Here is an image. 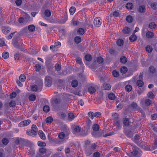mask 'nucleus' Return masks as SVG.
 Instances as JSON below:
<instances>
[{"label": "nucleus", "instance_id": "1", "mask_svg": "<svg viewBox=\"0 0 157 157\" xmlns=\"http://www.w3.org/2000/svg\"><path fill=\"white\" fill-rule=\"evenodd\" d=\"M37 127L35 124H33L32 126L31 131H27L26 133L29 135L33 136L36 135L37 132Z\"/></svg>", "mask_w": 157, "mask_h": 157}, {"label": "nucleus", "instance_id": "2", "mask_svg": "<svg viewBox=\"0 0 157 157\" xmlns=\"http://www.w3.org/2000/svg\"><path fill=\"white\" fill-rule=\"evenodd\" d=\"M43 82H40L39 84L38 85H33L31 86V90L34 92H36L38 90L40 91L42 90V87L43 86Z\"/></svg>", "mask_w": 157, "mask_h": 157}, {"label": "nucleus", "instance_id": "3", "mask_svg": "<svg viewBox=\"0 0 157 157\" xmlns=\"http://www.w3.org/2000/svg\"><path fill=\"white\" fill-rule=\"evenodd\" d=\"M102 22L101 19L99 17H97L95 18L94 21V25L97 27H100Z\"/></svg>", "mask_w": 157, "mask_h": 157}, {"label": "nucleus", "instance_id": "4", "mask_svg": "<svg viewBox=\"0 0 157 157\" xmlns=\"http://www.w3.org/2000/svg\"><path fill=\"white\" fill-rule=\"evenodd\" d=\"M52 84V78L49 76H47L45 79V86H49L51 85Z\"/></svg>", "mask_w": 157, "mask_h": 157}, {"label": "nucleus", "instance_id": "5", "mask_svg": "<svg viewBox=\"0 0 157 157\" xmlns=\"http://www.w3.org/2000/svg\"><path fill=\"white\" fill-rule=\"evenodd\" d=\"M31 121L29 120H27L21 121L19 124L18 126L22 127L29 125Z\"/></svg>", "mask_w": 157, "mask_h": 157}, {"label": "nucleus", "instance_id": "6", "mask_svg": "<svg viewBox=\"0 0 157 157\" xmlns=\"http://www.w3.org/2000/svg\"><path fill=\"white\" fill-rule=\"evenodd\" d=\"M10 30V28L9 27L4 26L2 27V32L5 34H7Z\"/></svg>", "mask_w": 157, "mask_h": 157}, {"label": "nucleus", "instance_id": "7", "mask_svg": "<svg viewBox=\"0 0 157 157\" xmlns=\"http://www.w3.org/2000/svg\"><path fill=\"white\" fill-rule=\"evenodd\" d=\"M25 14L24 15V21L25 22H28V21H31L30 17L27 13H25Z\"/></svg>", "mask_w": 157, "mask_h": 157}, {"label": "nucleus", "instance_id": "8", "mask_svg": "<svg viewBox=\"0 0 157 157\" xmlns=\"http://www.w3.org/2000/svg\"><path fill=\"white\" fill-rule=\"evenodd\" d=\"M106 133V131L105 130H102L100 132L98 135H96L94 134V132H92V135L94 136H103L105 137V133Z\"/></svg>", "mask_w": 157, "mask_h": 157}, {"label": "nucleus", "instance_id": "9", "mask_svg": "<svg viewBox=\"0 0 157 157\" xmlns=\"http://www.w3.org/2000/svg\"><path fill=\"white\" fill-rule=\"evenodd\" d=\"M68 119L69 121H71L74 119L75 117L74 114L72 113H69L67 115Z\"/></svg>", "mask_w": 157, "mask_h": 157}, {"label": "nucleus", "instance_id": "10", "mask_svg": "<svg viewBox=\"0 0 157 157\" xmlns=\"http://www.w3.org/2000/svg\"><path fill=\"white\" fill-rule=\"evenodd\" d=\"M111 86L108 83H104L102 85L101 88L104 90H109Z\"/></svg>", "mask_w": 157, "mask_h": 157}, {"label": "nucleus", "instance_id": "11", "mask_svg": "<svg viewBox=\"0 0 157 157\" xmlns=\"http://www.w3.org/2000/svg\"><path fill=\"white\" fill-rule=\"evenodd\" d=\"M130 123L129 119L127 118H124L123 123L124 125L128 126L130 124Z\"/></svg>", "mask_w": 157, "mask_h": 157}, {"label": "nucleus", "instance_id": "12", "mask_svg": "<svg viewBox=\"0 0 157 157\" xmlns=\"http://www.w3.org/2000/svg\"><path fill=\"white\" fill-rule=\"evenodd\" d=\"M124 133L125 135L128 137L131 138L133 136V133L131 131L128 130H126L124 131Z\"/></svg>", "mask_w": 157, "mask_h": 157}, {"label": "nucleus", "instance_id": "13", "mask_svg": "<svg viewBox=\"0 0 157 157\" xmlns=\"http://www.w3.org/2000/svg\"><path fill=\"white\" fill-rule=\"evenodd\" d=\"M96 91V90L95 87L92 86H90L88 89V92L91 94L94 93Z\"/></svg>", "mask_w": 157, "mask_h": 157}, {"label": "nucleus", "instance_id": "14", "mask_svg": "<svg viewBox=\"0 0 157 157\" xmlns=\"http://www.w3.org/2000/svg\"><path fill=\"white\" fill-rule=\"evenodd\" d=\"M35 27L33 25H30L28 26V29L30 32H33L35 31Z\"/></svg>", "mask_w": 157, "mask_h": 157}, {"label": "nucleus", "instance_id": "15", "mask_svg": "<svg viewBox=\"0 0 157 157\" xmlns=\"http://www.w3.org/2000/svg\"><path fill=\"white\" fill-rule=\"evenodd\" d=\"M39 135L40 136V138L42 139L43 140H44L46 139L45 136L43 132V131L41 130H39Z\"/></svg>", "mask_w": 157, "mask_h": 157}, {"label": "nucleus", "instance_id": "16", "mask_svg": "<svg viewBox=\"0 0 157 157\" xmlns=\"http://www.w3.org/2000/svg\"><path fill=\"white\" fill-rule=\"evenodd\" d=\"M146 36L148 38H151L154 36V34L152 32L148 31L146 33Z\"/></svg>", "mask_w": 157, "mask_h": 157}, {"label": "nucleus", "instance_id": "17", "mask_svg": "<svg viewBox=\"0 0 157 157\" xmlns=\"http://www.w3.org/2000/svg\"><path fill=\"white\" fill-rule=\"evenodd\" d=\"M78 85V82L77 80H74L72 81L71 86L73 87H77Z\"/></svg>", "mask_w": 157, "mask_h": 157}, {"label": "nucleus", "instance_id": "18", "mask_svg": "<svg viewBox=\"0 0 157 157\" xmlns=\"http://www.w3.org/2000/svg\"><path fill=\"white\" fill-rule=\"evenodd\" d=\"M137 39V37L136 35H134V34L132 35H131L129 37L130 41L132 42L136 40Z\"/></svg>", "mask_w": 157, "mask_h": 157}, {"label": "nucleus", "instance_id": "19", "mask_svg": "<svg viewBox=\"0 0 157 157\" xmlns=\"http://www.w3.org/2000/svg\"><path fill=\"white\" fill-rule=\"evenodd\" d=\"M92 128L94 131H97L99 129V126L98 124H95L93 125Z\"/></svg>", "mask_w": 157, "mask_h": 157}, {"label": "nucleus", "instance_id": "20", "mask_svg": "<svg viewBox=\"0 0 157 157\" xmlns=\"http://www.w3.org/2000/svg\"><path fill=\"white\" fill-rule=\"evenodd\" d=\"M125 90L127 92L131 91L132 90V86L130 85H126L125 87Z\"/></svg>", "mask_w": 157, "mask_h": 157}, {"label": "nucleus", "instance_id": "21", "mask_svg": "<svg viewBox=\"0 0 157 157\" xmlns=\"http://www.w3.org/2000/svg\"><path fill=\"white\" fill-rule=\"evenodd\" d=\"M120 61L121 63H125L127 61V59L125 56H123L120 58Z\"/></svg>", "mask_w": 157, "mask_h": 157}, {"label": "nucleus", "instance_id": "22", "mask_svg": "<svg viewBox=\"0 0 157 157\" xmlns=\"http://www.w3.org/2000/svg\"><path fill=\"white\" fill-rule=\"evenodd\" d=\"M127 68L125 67H121L120 69L121 72L123 74H125L127 72Z\"/></svg>", "mask_w": 157, "mask_h": 157}, {"label": "nucleus", "instance_id": "23", "mask_svg": "<svg viewBox=\"0 0 157 157\" xmlns=\"http://www.w3.org/2000/svg\"><path fill=\"white\" fill-rule=\"evenodd\" d=\"M85 58L86 61H90L92 60V57L90 54H87L85 55Z\"/></svg>", "mask_w": 157, "mask_h": 157}, {"label": "nucleus", "instance_id": "24", "mask_svg": "<svg viewBox=\"0 0 157 157\" xmlns=\"http://www.w3.org/2000/svg\"><path fill=\"white\" fill-rule=\"evenodd\" d=\"M145 11V7L144 6H141L139 7V12L142 13L144 12Z\"/></svg>", "mask_w": 157, "mask_h": 157}, {"label": "nucleus", "instance_id": "25", "mask_svg": "<svg viewBox=\"0 0 157 157\" xmlns=\"http://www.w3.org/2000/svg\"><path fill=\"white\" fill-rule=\"evenodd\" d=\"M123 31L124 33L128 34L130 32V29L129 28L125 27L123 29Z\"/></svg>", "mask_w": 157, "mask_h": 157}, {"label": "nucleus", "instance_id": "26", "mask_svg": "<svg viewBox=\"0 0 157 157\" xmlns=\"http://www.w3.org/2000/svg\"><path fill=\"white\" fill-rule=\"evenodd\" d=\"M126 21L129 22L131 23L132 21L133 18L130 15H128L126 17Z\"/></svg>", "mask_w": 157, "mask_h": 157}, {"label": "nucleus", "instance_id": "27", "mask_svg": "<svg viewBox=\"0 0 157 157\" xmlns=\"http://www.w3.org/2000/svg\"><path fill=\"white\" fill-rule=\"evenodd\" d=\"M51 11L49 10H46L44 11V14L47 17H49L51 15Z\"/></svg>", "mask_w": 157, "mask_h": 157}, {"label": "nucleus", "instance_id": "28", "mask_svg": "<svg viewBox=\"0 0 157 157\" xmlns=\"http://www.w3.org/2000/svg\"><path fill=\"white\" fill-rule=\"evenodd\" d=\"M136 84L139 87H142L144 85V82L142 80L140 79L137 81Z\"/></svg>", "mask_w": 157, "mask_h": 157}, {"label": "nucleus", "instance_id": "29", "mask_svg": "<svg viewBox=\"0 0 157 157\" xmlns=\"http://www.w3.org/2000/svg\"><path fill=\"white\" fill-rule=\"evenodd\" d=\"M156 26V25L154 22H151L149 25V28L151 29H154Z\"/></svg>", "mask_w": 157, "mask_h": 157}, {"label": "nucleus", "instance_id": "30", "mask_svg": "<svg viewBox=\"0 0 157 157\" xmlns=\"http://www.w3.org/2000/svg\"><path fill=\"white\" fill-rule=\"evenodd\" d=\"M75 42L77 44H78L81 42V39L80 37L79 36H77L75 38Z\"/></svg>", "mask_w": 157, "mask_h": 157}, {"label": "nucleus", "instance_id": "31", "mask_svg": "<svg viewBox=\"0 0 157 157\" xmlns=\"http://www.w3.org/2000/svg\"><path fill=\"white\" fill-rule=\"evenodd\" d=\"M53 121V118L52 117H49L47 118L46 119V123H51Z\"/></svg>", "mask_w": 157, "mask_h": 157}, {"label": "nucleus", "instance_id": "32", "mask_svg": "<svg viewBox=\"0 0 157 157\" xmlns=\"http://www.w3.org/2000/svg\"><path fill=\"white\" fill-rule=\"evenodd\" d=\"M140 139V136L138 135H136L134 138L132 139L133 140L135 143H136L138 142Z\"/></svg>", "mask_w": 157, "mask_h": 157}, {"label": "nucleus", "instance_id": "33", "mask_svg": "<svg viewBox=\"0 0 157 157\" xmlns=\"http://www.w3.org/2000/svg\"><path fill=\"white\" fill-rule=\"evenodd\" d=\"M29 100L33 101L35 100L36 96L34 94H31L29 95Z\"/></svg>", "mask_w": 157, "mask_h": 157}, {"label": "nucleus", "instance_id": "34", "mask_svg": "<svg viewBox=\"0 0 157 157\" xmlns=\"http://www.w3.org/2000/svg\"><path fill=\"white\" fill-rule=\"evenodd\" d=\"M19 79L21 82H24L26 79V76L24 74H21L19 77Z\"/></svg>", "mask_w": 157, "mask_h": 157}, {"label": "nucleus", "instance_id": "35", "mask_svg": "<svg viewBox=\"0 0 157 157\" xmlns=\"http://www.w3.org/2000/svg\"><path fill=\"white\" fill-rule=\"evenodd\" d=\"M76 9L75 7H71L69 10L70 13L71 15H73L75 12Z\"/></svg>", "mask_w": 157, "mask_h": 157}, {"label": "nucleus", "instance_id": "36", "mask_svg": "<svg viewBox=\"0 0 157 157\" xmlns=\"http://www.w3.org/2000/svg\"><path fill=\"white\" fill-rule=\"evenodd\" d=\"M145 103L146 105L148 106L152 104V101L150 99H147L145 100Z\"/></svg>", "mask_w": 157, "mask_h": 157}, {"label": "nucleus", "instance_id": "37", "mask_svg": "<svg viewBox=\"0 0 157 157\" xmlns=\"http://www.w3.org/2000/svg\"><path fill=\"white\" fill-rule=\"evenodd\" d=\"M152 49H153L151 46L148 45L146 47V51L149 53L151 52L152 51Z\"/></svg>", "mask_w": 157, "mask_h": 157}, {"label": "nucleus", "instance_id": "38", "mask_svg": "<svg viewBox=\"0 0 157 157\" xmlns=\"http://www.w3.org/2000/svg\"><path fill=\"white\" fill-rule=\"evenodd\" d=\"M43 109L44 111L47 113L50 110V108L48 106L46 105L44 106Z\"/></svg>", "mask_w": 157, "mask_h": 157}, {"label": "nucleus", "instance_id": "39", "mask_svg": "<svg viewBox=\"0 0 157 157\" xmlns=\"http://www.w3.org/2000/svg\"><path fill=\"white\" fill-rule=\"evenodd\" d=\"M108 98L111 100H113L115 99V96L113 93H111L109 94Z\"/></svg>", "mask_w": 157, "mask_h": 157}, {"label": "nucleus", "instance_id": "40", "mask_svg": "<svg viewBox=\"0 0 157 157\" xmlns=\"http://www.w3.org/2000/svg\"><path fill=\"white\" fill-rule=\"evenodd\" d=\"M123 41L121 39H119L117 41V45L119 46L122 45L123 44Z\"/></svg>", "mask_w": 157, "mask_h": 157}, {"label": "nucleus", "instance_id": "41", "mask_svg": "<svg viewBox=\"0 0 157 157\" xmlns=\"http://www.w3.org/2000/svg\"><path fill=\"white\" fill-rule=\"evenodd\" d=\"M2 57L4 59H7L9 57V54L8 52H3L2 54Z\"/></svg>", "mask_w": 157, "mask_h": 157}, {"label": "nucleus", "instance_id": "42", "mask_svg": "<svg viewBox=\"0 0 157 157\" xmlns=\"http://www.w3.org/2000/svg\"><path fill=\"white\" fill-rule=\"evenodd\" d=\"M112 74L113 76L115 77H117L119 75V72L117 71L116 70H114L113 71Z\"/></svg>", "mask_w": 157, "mask_h": 157}, {"label": "nucleus", "instance_id": "43", "mask_svg": "<svg viewBox=\"0 0 157 157\" xmlns=\"http://www.w3.org/2000/svg\"><path fill=\"white\" fill-rule=\"evenodd\" d=\"M126 8L128 9H132V4L131 3H127L126 5Z\"/></svg>", "mask_w": 157, "mask_h": 157}, {"label": "nucleus", "instance_id": "44", "mask_svg": "<svg viewBox=\"0 0 157 157\" xmlns=\"http://www.w3.org/2000/svg\"><path fill=\"white\" fill-rule=\"evenodd\" d=\"M97 62L99 64L103 62V59L101 57H98L97 59Z\"/></svg>", "mask_w": 157, "mask_h": 157}, {"label": "nucleus", "instance_id": "45", "mask_svg": "<svg viewBox=\"0 0 157 157\" xmlns=\"http://www.w3.org/2000/svg\"><path fill=\"white\" fill-rule=\"evenodd\" d=\"M16 105V103L14 101H11L9 103V106L10 107H14Z\"/></svg>", "mask_w": 157, "mask_h": 157}, {"label": "nucleus", "instance_id": "46", "mask_svg": "<svg viewBox=\"0 0 157 157\" xmlns=\"http://www.w3.org/2000/svg\"><path fill=\"white\" fill-rule=\"evenodd\" d=\"M46 151V149L44 147H40L39 149V151L42 154L45 153Z\"/></svg>", "mask_w": 157, "mask_h": 157}, {"label": "nucleus", "instance_id": "47", "mask_svg": "<svg viewBox=\"0 0 157 157\" xmlns=\"http://www.w3.org/2000/svg\"><path fill=\"white\" fill-rule=\"evenodd\" d=\"M61 67L59 65V64H56L55 66V69L57 71L60 70L61 69Z\"/></svg>", "mask_w": 157, "mask_h": 157}, {"label": "nucleus", "instance_id": "48", "mask_svg": "<svg viewBox=\"0 0 157 157\" xmlns=\"http://www.w3.org/2000/svg\"><path fill=\"white\" fill-rule=\"evenodd\" d=\"M78 32L80 34L82 35L84 33V30L82 28H79L78 30Z\"/></svg>", "mask_w": 157, "mask_h": 157}, {"label": "nucleus", "instance_id": "49", "mask_svg": "<svg viewBox=\"0 0 157 157\" xmlns=\"http://www.w3.org/2000/svg\"><path fill=\"white\" fill-rule=\"evenodd\" d=\"M35 71H39L40 69L41 66L40 65L37 64L35 65Z\"/></svg>", "mask_w": 157, "mask_h": 157}, {"label": "nucleus", "instance_id": "50", "mask_svg": "<svg viewBox=\"0 0 157 157\" xmlns=\"http://www.w3.org/2000/svg\"><path fill=\"white\" fill-rule=\"evenodd\" d=\"M9 140L7 139H6V138H4L2 139V142L3 144L4 145H6L9 143Z\"/></svg>", "mask_w": 157, "mask_h": 157}, {"label": "nucleus", "instance_id": "51", "mask_svg": "<svg viewBox=\"0 0 157 157\" xmlns=\"http://www.w3.org/2000/svg\"><path fill=\"white\" fill-rule=\"evenodd\" d=\"M88 115L92 119H93L94 117V114L93 112H89L88 113Z\"/></svg>", "mask_w": 157, "mask_h": 157}, {"label": "nucleus", "instance_id": "52", "mask_svg": "<svg viewBox=\"0 0 157 157\" xmlns=\"http://www.w3.org/2000/svg\"><path fill=\"white\" fill-rule=\"evenodd\" d=\"M38 145L39 146H45L46 144L45 142L38 141Z\"/></svg>", "mask_w": 157, "mask_h": 157}, {"label": "nucleus", "instance_id": "53", "mask_svg": "<svg viewBox=\"0 0 157 157\" xmlns=\"http://www.w3.org/2000/svg\"><path fill=\"white\" fill-rule=\"evenodd\" d=\"M149 70L152 73H154L155 71V68L153 66L150 67L149 68Z\"/></svg>", "mask_w": 157, "mask_h": 157}, {"label": "nucleus", "instance_id": "54", "mask_svg": "<svg viewBox=\"0 0 157 157\" xmlns=\"http://www.w3.org/2000/svg\"><path fill=\"white\" fill-rule=\"evenodd\" d=\"M65 135L63 132H62L60 133L59 135V138L61 139H62L65 137Z\"/></svg>", "mask_w": 157, "mask_h": 157}, {"label": "nucleus", "instance_id": "55", "mask_svg": "<svg viewBox=\"0 0 157 157\" xmlns=\"http://www.w3.org/2000/svg\"><path fill=\"white\" fill-rule=\"evenodd\" d=\"M131 106L133 108L136 109L137 108L138 105L135 102H133L131 104Z\"/></svg>", "mask_w": 157, "mask_h": 157}, {"label": "nucleus", "instance_id": "56", "mask_svg": "<svg viewBox=\"0 0 157 157\" xmlns=\"http://www.w3.org/2000/svg\"><path fill=\"white\" fill-rule=\"evenodd\" d=\"M123 106V104L122 103H120L117 106V109L118 110H120L122 108Z\"/></svg>", "mask_w": 157, "mask_h": 157}, {"label": "nucleus", "instance_id": "57", "mask_svg": "<svg viewBox=\"0 0 157 157\" xmlns=\"http://www.w3.org/2000/svg\"><path fill=\"white\" fill-rule=\"evenodd\" d=\"M151 118L152 120H155L157 119V114H155L151 116Z\"/></svg>", "mask_w": 157, "mask_h": 157}, {"label": "nucleus", "instance_id": "58", "mask_svg": "<svg viewBox=\"0 0 157 157\" xmlns=\"http://www.w3.org/2000/svg\"><path fill=\"white\" fill-rule=\"evenodd\" d=\"M21 0H16L15 1V3L17 6H20L21 4Z\"/></svg>", "mask_w": 157, "mask_h": 157}, {"label": "nucleus", "instance_id": "59", "mask_svg": "<svg viewBox=\"0 0 157 157\" xmlns=\"http://www.w3.org/2000/svg\"><path fill=\"white\" fill-rule=\"evenodd\" d=\"M75 131L77 132H79L81 131V128L79 126H76L74 128Z\"/></svg>", "mask_w": 157, "mask_h": 157}, {"label": "nucleus", "instance_id": "60", "mask_svg": "<svg viewBox=\"0 0 157 157\" xmlns=\"http://www.w3.org/2000/svg\"><path fill=\"white\" fill-rule=\"evenodd\" d=\"M54 45L56 47H59L61 46V43H60V42H56L55 43Z\"/></svg>", "mask_w": 157, "mask_h": 157}, {"label": "nucleus", "instance_id": "61", "mask_svg": "<svg viewBox=\"0 0 157 157\" xmlns=\"http://www.w3.org/2000/svg\"><path fill=\"white\" fill-rule=\"evenodd\" d=\"M147 96L150 98H153V97L154 96L153 93L151 92H149L147 94Z\"/></svg>", "mask_w": 157, "mask_h": 157}, {"label": "nucleus", "instance_id": "62", "mask_svg": "<svg viewBox=\"0 0 157 157\" xmlns=\"http://www.w3.org/2000/svg\"><path fill=\"white\" fill-rule=\"evenodd\" d=\"M100 154L98 152H96L94 153V157H100Z\"/></svg>", "mask_w": 157, "mask_h": 157}, {"label": "nucleus", "instance_id": "63", "mask_svg": "<svg viewBox=\"0 0 157 157\" xmlns=\"http://www.w3.org/2000/svg\"><path fill=\"white\" fill-rule=\"evenodd\" d=\"M76 62L78 63L81 64L82 63L81 59L79 57H77L76 59Z\"/></svg>", "mask_w": 157, "mask_h": 157}, {"label": "nucleus", "instance_id": "64", "mask_svg": "<svg viewBox=\"0 0 157 157\" xmlns=\"http://www.w3.org/2000/svg\"><path fill=\"white\" fill-rule=\"evenodd\" d=\"M16 96V94L15 92H13L10 95V98H14Z\"/></svg>", "mask_w": 157, "mask_h": 157}]
</instances>
